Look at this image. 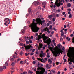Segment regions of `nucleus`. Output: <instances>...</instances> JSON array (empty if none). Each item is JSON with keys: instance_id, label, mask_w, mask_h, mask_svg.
<instances>
[{"instance_id": "52", "label": "nucleus", "mask_w": 74, "mask_h": 74, "mask_svg": "<svg viewBox=\"0 0 74 74\" xmlns=\"http://www.w3.org/2000/svg\"><path fill=\"white\" fill-rule=\"evenodd\" d=\"M52 21L53 22H55V19L53 18L52 19Z\"/></svg>"}, {"instance_id": "51", "label": "nucleus", "mask_w": 74, "mask_h": 74, "mask_svg": "<svg viewBox=\"0 0 74 74\" xmlns=\"http://www.w3.org/2000/svg\"><path fill=\"white\" fill-rule=\"evenodd\" d=\"M49 25H50V24L49 23H48L47 24V26H49Z\"/></svg>"}, {"instance_id": "50", "label": "nucleus", "mask_w": 74, "mask_h": 74, "mask_svg": "<svg viewBox=\"0 0 74 74\" xmlns=\"http://www.w3.org/2000/svg\"><path fill=\"white\" fill-rule=\"evenodd\" d=\"M36 51V49H34L32 51V52H34V51Z\"/></svg>"}, {"instance_id": "9", "label": "nucleus", "mask_w": 74, "mask_h": 74, "mask_svg": "<svg viewBox=\"0 0 74 74\" xmlns=\"http://www.w3.org/2000/svg\"><path fill=\"white\" fill-rule=\"evenodd\" d=\"M42 38V37L41 36H38V37H37L36 38V40H38V42H42V40H41V38Z\"/></svg>"}, {"instance_id": "24", "label": "nucleus", "mask_w": 74, "mask_h": 74, "mask_svg": "<svg viewBox=\"0 0 74 74\" xmlns=\"http://www.w3.org/2000/svg\"><path fill=\"white\" fill-rule=\"evenodd\" d=\"M70 61L71 62H73V63H74V58H71L70 59Z\"/></svg>"}, {"instance_id": "46", "label": "nucleus", "mask_w": 74, "mask_h": 74, "mask_svg": "<svg viewBox=\"0 0 74 74\" xmlns=\"http://www.w3.org/2000/svg\"><path fill=\"white\" fill-rule=\"evenodd\" d=\"M20 45L21 46H23V43H21L20 44Z\"/></svg>"}, {"instance_id": "44", "label": "nucleus", "mask_w": 74, "mask_h": 74, "mask_svg": "<svg viewBox=\"0 0 74 74\" xmlns=\"http://www.w3.org/2000/svg\"><path fill=\"white\" fill-rule=\"evenodd\" d=\"M37 35H38V33H36V34L35 35V37H36Z\"/></svg>"}, {"instance_id": "60", "label": "nucleus", "mask_w": 74, "mask_h": 74, "mask_svg": "<svg viewBox=\"0 0 74 74\" xmlns=\"http://www.w3.org/2000/svg\"><path fill=\"white\" fill-rule=\"evenodd\" d=\"M55 41H56L55 40H53V43H54V42H55Z\"/></svg>"}, {"instance_id": "5", "label": "nucleus", "mask_w": 74, "mask_h": 74, "mask_svg": "<svg viewBox=\"0 0 74 74\" xmlns=\"http://www.w3.org/2000/svg\"><path fill=\"white\" fill-rule=\"evenodd\" d=\"M37 59L38 60L40 61L41 62H42L43 63H45L46 62V61L48 60V58H45L43 59V58H38Z\"/></svg>"}, {"instance_id": "32", "label": "nucleus", "mask_w": 74, "mask_h": 74, "mask_svg": "<svg viewBox=\"0 0 74 74\" xmlns=\"http://www.w3.org/2000/svg\"><path fill=\"white\" fill-rule=\"evenodd\" d=\"M21 32H22V33L24 34V33H25V30H23L21 31Z\"/></svg>"}, {"instance_id": "40", "label": "nucleus", "mask_w": 74, "mask_h": 74, "mask_svg": "<svg viewBox=\"0 0 74 74\" xmlns=\"http://www.w3.org/2000/svg\"><path fill=\"white\" fill-rule=\"evenodd\" d=\"M27 74V72H23V74Z\"/></svg>"}, {"instance_id": "30", "label": "nucleus", "mask_w": 74, "mask_h": 74, "mask_svg": "<svg viewBox=\"0 0 74 74\" xmlns=\"http://www.w3.org/2000/svg\"><path fill=\"white\" fill-rule=\"evenodd\" d=\"M57 46L58 47V48H60V44H58L57 45Z\"/></svg>"}, {"instance_id": "31", "label": "nucleus", "mask_w": 74, "mask_h": 74, "mask_svg": "<svg viewBox=\"0 0 74 74\" xmlns=\"http://www.w3.org/2000/svg\"><path fill=\"white\" fill-rule=\"evenodd\" d=\"M36 14L37 15H40V12H37Z\"/></svg>"}, {"instance_id": "8", "label": "nucleus", "mask_w": 74, "mask_h": 74, "mask_svg": "<svg viewBox=\"0 0 74 74\" xmlns=\"http://www.w3.org/2000/svg\"><path fill=\"white\" fill-rule=\"evenodd\" d=\"M39 56L41 58H44L45 57V53H43V51H41L40 54L39 55Z\"/></svg>"}, {"instance_id": "54", "label": "nucleus", "mask_w": 74, "mask_h": 74, "mask_svg": "<svg viewBox=\"0 0 74 74\" xmlns=\"http://www.w3.org/2000/svg\"><path fill=\"white\" fill-rule=\"evenodd\" d=\"M34 54V53L33 52H32L30 54V55H33Z\"/></svg>"}, {"instance_id": "41", "label": "nucleus", "mask_w": 74, "mask_h": 74, "mask_svg": "<svg viewBox=\"0 0 74 74\" xmlns=\"http://www.w3.org/2000/svg\"><path fill=\"white\" fill-rule=\"evenodd\" d=\"M63 37L64 39H65V38H66V35H64Z\"/></svg>"}, {"instance_id": "12", "label": "nucleus", "mask_w": 74, "mask_h": 74, "mask_svg": "<svg viewBox=\"0 0 74 74\" xmlns=\"http://www.w3.org/2000/svg\"><path fill=\"white\" fill-rule=\"evenodd\" d=\"M4 21L6 23H7L8 24H10V19L8 18H6L4 20Z\"/></svg>"}, {"instance_id": "33", "label": "nucleus", "mask_w": 74, "mask_h": 74, "mask_svg": "<svg viewBox=\"0 0 74 74\" xmlns=\"http://www.w3.org/2000/svg\"><path fill=\"white\" fill-rule=\"evenodd\" d=\"M28 60L27 59H26V60H25L24 62V63H27V62Z\"/></svg>"}, {"instance_id": "37", "label": "nucleus", "mask_w": 74, "mask_h": 74, "mask_svg": "<svg viewBox=\"0 0 74 74\" xmlns=\"http://www.w3.org/2000/svg\"><path fill=\"white\" fill-rule=\"evenodd\" d=\"M3 71V68L0 67V71Z\"/></svg>"}, {"instance_id": "18", "label": "nucleus", "mask_w": 74, "mask_h": 74, "mask_svg": "<svg viewBox=\"0 0 74 74\" xmlns=\"http://www.w3.org/2000/svg\"><path fill=\"white\" fill-rule=\"evenodd\" d=\"M46 2H43L42 3V5H43V7H44V8H45V5H46Z\"/></svg>"}, {"instance_id": "21", "label": "nucleus", "mask_w": 74, "mask_h": 74, "mask_svg": "<svg viewBox=\"0 0 74 74\" xmlns=\"http://www.w3.org/2000/svg\"><path fill=\"white\" fill-rule=\"evenodd\" d=\"M48 62L49 63V64H51L52 63V60H51L49 59L48 60Z\"/></svg>"}, {"instance_id": "55", "label": "nucleus", "mask_w": 74, "mask_h": 74, "mask_svg": "<svg viewBox=\"0 0 74 74\" xmlns=\"http://www.w3.org/2000/svg\"><path fill=\"white\" fill-rule=\"evenodd\" d=\"M67 62V60H66V59H64V62Z\"/></svg>"}, {"instance_id": "15", "label": "nucleus", "mask_w": 74, "mask_h": 74, "mask_svg": "<svg viewBox=\"0 0 74 74\" xmlns=\"http://www.w3.org/2000/svg\"><path fill=\"white\" fill-rule=\"evenodd\" d=\"M60 32H61V37H63L64 34V32H63V30L62 29L61 31Z\"/></svg>"}, {"instance_id": "23", "label": "nucleus", "mask_w": 74, "mask_h": 74, "mask_svg": "<svg viewBox=\"0 0 74 74\" xmlns=\"http://www.w3.org/2000/svg\"><path fill=\"white\" fill-rule=\"evenodd\" d=\"M25 40L26 41H28V40H29V38L28 37H26V36L25 37Z\"/></svg>"}, {"instance_id": "19", "label": "nucleus", "mask_w": 74, "mask_h": 74, "mask_svg": "<svg viewBox=\"0 0 74 74\" xmlns=\"http://www.w3.org/2000/svg\"><path fill=\"white\" fill-rule=\"evenodd\" d=\"M37 19H38V21H40L42 23H44V22H45V20H44L43 21H41V20L40 18H36Z\"/></svg>"}, {"instance_id": "2", "label": "nucleus", "mask_w": 74, "mask_h": 74, "mask_svg": "<svg viewBox=\"0 0 74 74\" xmlns=\"http://www.w3.org/2000/svg\"><path fill=\"white\" fill-rule=\"evenodd\" d=\"M37 69L38 70L36 71V74H43L45 71V69L44 68H38Z\"/></svg>"}, {"instance_id": "39", "label": "nucleus", "mask_w": 74, "mask_h": 74, "mask_svg": "<svg viewBox=\"0 0 74 74\" xmlns=\"http://www.w3.org/2000/svg\"><path fill=\"white\" fill-rule=\"evenodd\" d=\"M26 43L27 44H29V42L28 41H26Z\"/></svg>"}, {"instance_id": "36", "label": "nucleus", "mask_w": 74, "mask_h": 74, "mask_svg": "<svg viewBox=\"0 0 74 74\" xmlns=\"http://www.w3.org/2000/svg\"><path fill=\"white\" fill-rule=\"evenodd\" d=\"M69 18H72V15H71V14H69Z\"/></svg>"}, {"instance_id": "35", "label": "nucleus", "mask_w": 74, "mask_h": 74, "mask_svg": "<svg viewBox=\"0 0 74 74\" xmlns=\"http://www.w3.org/2000/svg\"><path fill=\"white\" fill-rule=\"evenodd\" d=\"M52 28V26L51 25H50V27H49V29L50 30H51Z\"/></svg>"}, {"instance_id": "28", "label": "nucleus", "mask_w": 74, "mask_h": 74, "mask_svg": "<svg viewBox=\"0 0 74 74\" xmlns=\"http://www.w3.org/2000/svg\"><path fill=\"white\" fill-rule=\"evenodd\" d=\"M67 6L68 7H71V4L70 3H68Z\"/></svg>"}, {"instance_id": "56", "label": "nucleus", "mask_w": 74, "mask_h": 74, "mask_svg": "<svg viewBox=\"0 0 74 74\" xmlns=\"http://www.w3.org/2000/svg\"><path fill=\"white\" fill-rule=\"evenodd\" d=\"M69 25H70V24L69 23H68L67 25V27H69Z\"/></svg>"}, {"instance_id": "57", "label": "nucleus", "mask_w": 74, "mask_h": 74, "mask_svg": "<svg viewBox=\"0 0 74 74\" xmlns=\"http://www.w3.org/2000/svg\"><path fill=\"white\" fill-rule=\"evenodd\" d=\"M36 53L37 55H38L39 54V53H38V52L37 51L36 52Z\"/></svg>"}, {"instance_id": "29", "label": "nucleus", "mask_w": 74, "mask_h": 74, "mask_svg": "<svg viewBox=\"0 0 74 74\" xmlns=\"http://www.w3.org/2000/svg\"><path fill=\"white\" fill-rule=\"evenodd\" d=\"M53 16L52 15H50L48 16V18L49 19H50V18H52Z\"/></svg>"}, {"instance_id": "43", "label": "nucleus", "mask_w": 74, "mask_h": 74, "mask_svg": "<svg viewBox=\"0 0 74 74\" xmlns=\"http://www.w3.org/2000/svg\"><path fill=\"white\" fill-rule=\"evenodd\" d=\"M56 17H59V15L58 14H56Z\"/></svg>"}, {"instance_id": "10", "label": "nucleus", "mask_w": 74, "mask_h": 74, "mask_svg": "<svg viewBox=\"0 0 74 74\" xmlns=\"http://www.w3.org/2000/svg\"><path fill=\"white\" fill-rule=\"evenodd\" d=\"M25 48L26 51H27V50H29V49H30L29 51H32V48H31L30 46H25Z\"/></svg>"}, {"instance_id": "20", "label": "nucleus", "mask_w": 74, "mask_h": 74, "mask_svg": "<svg viewBox=\"0 0 74 74\" xmlns=\"http://www.w3.org/2000/svg\"><path fill=\"white\" fill-rule=\"evenodd\" d=\"M51 73H53V74H55L56 73V71L55 70H52L50 71Z\"/></svg>"}, {"instance_id": "27", "label": "nucleus", "mask_w": 74, "mask_h": 74, "mask_svg": "<svg viewBox=\"0 0 74 74\" xmlns=\"http://www.w3.org/2000/svg\"><path fill=\"white\" fill-rule=\"evenodd\" d=\"M11 66H14L15 65V62H13L11 64Z\"/></svg>"}, {"instance_id": "7", "label": "nucleus", "mask_w": 74, "mask_h": 74, "mask_svg": "<svg viewBox=\"0 0 74 74\" xmlns=\"http://www.w3.org/2000/svg\"><path fill=\"white\" fill-rule=\"evenodd\" d=\"M61 53H62V50L60 49L56 51L55 53V54L56 55V56H57V55H58V54H59V55H60Z\"/></svg>"}, {"instance_id": "38", "label": "nucleus", "mask_w": 74, "mask_h": 74, "mask_svg": "<svg viewBox=\"0 0 74 74\" xmlns=\"http://www.w3.org/2000/svg\"><path fill=\"white\" fill-rule=\"evenodd\" d=\"M60 40L61 41H63V38H62V37H60Z\"/></svg>"}, {"instance_id": "22", "label": "nucleus", "mask_w": 74, "mask_h": 74, "mask_svg": "<svg viewBox=\"0 0 74 74\" xmlns=\"http://www.w3.org/2000/svg\"><path fill=\"white\" fill-rule=\"evenodd\" d=\"M42 44H41L40 45V47H39L38 48V49L39 50H41V48H42Z\"/></svg>"}, {"instance_id": "53", "label": "nucleus", "mask_w": 74, "mask_h": 74, "mask_svg": "<svg viewBox=\"0 0 74 74\" xmlns=\"http://www.w3.org/2000/svg\"><path fill=\"white\" fill-rule=\"evenodd\" d=\"M69 64H71V65L72 64V62H69Z\"/></svg>"}, {"instance_id": "11", "label": "nucleus", "mask_w": 74, "mask_h": 74, "mask_svg": "<svg viewBox=\"0 0 74 74\" xmlns=\"http://www.w3.org/2000/svg\"><path fill=\"white\" fill-rule=\"evenodd\" d=\"M42 36L43 38V41H46V40H47V39H48V37L45 36V34H43L42 35Z\"/></svg>"}, {"instance_id": "3", "label": "nucleus", "mask_w": 74, "mask_h": 74, "mask_svg": "<svg viewBox=\"0 0 74 74\" xmlns=\"http://www.w3.org/2000/svg\"><path fill=\"white\" fill-rule=\"evenodd\" d=\"M51 42V40L50 38H49V39H47L45 41H44V43H46V44H47L48 45H49L48 46V47L50 48V49H51V51H52V50H53V48L51 47H50V45H49V44H50Z\"/></svg>"}, {"instance_id": "62", "label": "nucleus", "mask_w": 74, "mask_h": 74, "mask_svg": "<svg viewBox=\"0 0 74 74\" xmlns=\"http://www.w3.org/2000/svg\"><path fill=\"white\" fill-rule=\"evenodd\" d=\"M68 10L69 11H70L71 10V9H68Z\"/></svg>"}, {"instance_id": "16", "label": "nucleus", "mask_w": 74, "mask_h": 74, "mask_svg": "<svg viewBox=\"0 0 74 74\" xmlns=\"http://www.w3.org/2000/svg\"><path fill=\"white\" fill-rule=\"evenodd\" d=\"M32 10L31 9V8H29L28 10V12L30 14H32Z\"/></svg>"}, {"instance_id": "1", "label": "nucleus", "mask_w": 74, "mask_h": 74, "mask_svg": "<svg viewBox=\"0 0 74 74\" xmlns=\"http://www.w3.org/2000/svg\"><path fill=\"white\" fill-rule=\"evenodd\" d=\"M35 20L36 22H37L36 23L35 22ZM32 21V23L30 25L29 27H31V30L33 32H37L39 30L40 28H38V27H37V25L38 23H39V24H41V25H42V23L40 21H39L38 19H36V20L35 19H34Z\"/></svg>"}, {"instance_id": "42", "label": "nucleus", "mask_w": 74, "mask_h": 74, "mask_svg": "<svg viewBox=\"0 0 74 74\" xmlns=\"http://www.w3.org/2000/svg\"><path fill=\"white\" fill-rule=\"evenodd\" d=\"M23 52L22 51H21V52H20V55H22L23 54Z\"/></svg>"}, {"instance_id": "25", "label": "nucleus", "mask_w": 74, "mask_h": 74, "mask_svg": "<svg viewBox=\"0 0 74 74\" xmlns=\"http://www.w3.org/2000/svg\"><path fill=\"white\" fill-rule=\"evenodd\" d=\"M59 3H60V5H63V3H61V2L60 1V0L59 1Z\"/></svg>"}, {"instance_id": "61", "label": "nucleus", "mask_w": 74, "mask_h": 74, "mask_svg": "<svg viewBox=\"0 0 74 74\" xmlns=\"http://www.w3.org/2000/svg\"><path fill=\"white\" fill-rule=\"evenodd\" d=\"M65 14H66V12H63L62 13V15H64Z\"/></svg>"}, {"instance_id": "14", "label": "nucleus", "mask_w": 74, "mask_h": 74, "mask_svg": "<svg viewBox=\"0 0 74 74\" xmlns=\"http://www.w3.org/2000/svg\"><path fill=\"white\" fill-rule=\"evenodd\" d=\"M55 4L58 7H59L60 6V4L59 2L58 3V1H56L55 2Z\"/></svg>"}, {"instance_id": "48", "label": "nucleus", "mask_w": 74, "mask_h": 74, "mask_svg": "<svg viewBox=\"0 0 74 74\" xmlns=\"http://www.w3.org/2000/svg\"><path fill=\"white\" fill-rule=\"evenodd\" d=\"M64 49H65V48H64V47H63L62 48V51H64Z\"/></svg>"}, {"instance_id": "47", "label": "nucleus", "mask_w": 74, "mask_h": 74, "mask_svg": "<svg viewBox=\"0 0 74 74\" xmlns=\"http://www.w3.org/2000/svg\"><path fill=\"white\" fill-rule=\"evenodd\" d=\"M57 11L58 12H60V9L57 10Z\"/></svg>"}, {"instance_id": "4", "label": "nucleus", "mask_w": 74, "mask_h": 74, "mask_svg": "<svg viewBox=\"0 0 74 74\" xmlns=\"http://www.w3.org/2000/svg\"><path fill=\"white\" fill-rule=\"evenodd\" d=\"M68 55L69 57L74 58V50H71L69 52Z\"/></svg>"}, {"instance_id": "64", "label": "nucleus", "mask_w": 74, "mask_h": 74, "mask_svg": "<svg viewBox=\"0 0 74 74\" xmlns=\"http://www.w3.org/2000/svg\"><path fill=\"white\" fill-rule=\"evenodd\" d=\"M58 74H60V71H58L57 73Z\"/></svg>"}, {"instance_id": "34", "label": "nucleus", "mask_w": 74, "mask_h": 74, "mask_svg": "<svg viewBox=\"0 0 74 74\" xmlns=\"http://www.w3.org/2000/svg\"><path fill=\"white\" fill-rule=\"evenodd\" d=\"M34 68H33L32 70H34V71H36V70H37V68H35L34 69Z\"/></svg>"}, {"instance_id": "45", "label": "nucleus", "mask_w": 74, "mask_h": 74, "mask_svg": "<svg viewBox=\"0 0 74 74\" xmlns=\"http://www.w3.org/2000/svg\"><path fill=\"white\" fill-rule=\"evenodd\" d=\"M21 60V59L20 58L18 59L17 60V62H19V61Z\"/></svg>"}, {"instance_id": "58", "label": "nucleus", "mask_w": 74, "mask_h": 74, "mask_svg": "<svg viewBox=\"0 0 74 74\" xmlns=\"http://www.w3.org/2000/svg\"><path fill=\"white\" fill-rule=\"evenodd\" d=\"M46 67H47V68H48V64H47L46 66Z\"/></svg>"}, {"instance_id": "49", "label": "nucleus", "mask_w": 74, "mask_h": 74, "mask_svg": "<svg viewBox=\"0 0 74 74\" xmlns=\"http://www.w3.org/2000/svg\"><path fill=\"white\" fill-rule=\"evenodd\" d=\"M29 42L30 43H33V42H32V41L31 40H29Z\"/></svg>"}, {"instance_id": "63", "label": "nucleus", "mask_w": 74, "mask_h": 74, "mask_svg": "<svg viewBox=\"0 0 74 74\" xmlns=\"http://www.w3.org/2000/svg\"><path fill=\"white\" fill-rule=\"evenodd\" d=\"M32 59H33V60H35V58H34V57H32Z\"/></svg>"}, {"instance_id": "17", "label": "nucleus", "mask_w": 74, "mask_h": 74, "mask_svg": "<svg viewBox=\"0 0 74 74\" xmlns=\"http://www.w3.org/2000/svg\"><path fill=\"white\" fill-rule=\"evenodd\" d=\"M33 4L35 5H39L40 4V3H39V2L37 1L34 2L33 3Z\"/></svg>"}, {"instance_id": "13", "label": "nucleus", "mask_w": 74, "mask_h": 74, "mask_svg": "<svg viewBox=\"0 0 74 74\" xmlns=\"http://www.w3.org/2000/svg\"><path fill=\"white\" fill-rule=\"evenodd\" d=\"M8 66V63L7 62H6L5 64L3 65V69H6L7 67V66Z\"/></svg>"}, {"instance_id": "59", "label": "nucleus", "mask_w": 74, "mask_h": 74, "mask_svg": "<svg viewBox=\"0 0 74 74\" xmlns=\"http://www.w3.org/2000/svg\"><path fill=\"white\" fill-rule=\"evenodd\" d=\"M33 64H36V61H33Z\"/></svg>"}, {"instance_id": "6", "label": "nucleus", "mask_w": 74, "mask_h": 74, "mask_svg": "<svg viewBox=\"0 0 74 74\" xmlns=\"http://www.w3.org/2000/svg\"><path fill=\"white\" fill-rule=\"evenodd\" d=\"M47 32V33L48 34H49L50 33V31L49 30V29H48V28L47 27L45 28L43 30H41V32L42 33H43V32Z\"/></svg>"}, {"instance_id": "26", "label": "nucleus", "mask_w": 74, "mask_h": 74, "mask_svg": "<svg viewBox=\"0 0 74 74\" xmlns=\"http://www.w3.org/2000/svg\"><path fill=\"white\" fill-rule=\"evenodd\" d=\"M47 57L48 58H50V56H49V53H47Z\"/></svg>"}]
</instances>
